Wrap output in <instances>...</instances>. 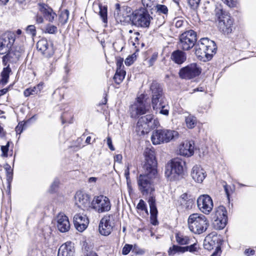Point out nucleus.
<instances>
[{
    "instance_id": "nucleus-1",
    "label": "nucleus",
    "mask_w": 256,
    "mask_h": 256,
    "mask_svg": "<svg viewBox=\"0 0 256 256\" xmlns=\"http://www.w3.org/2000/svg\"><path fill=\"white\" fill-rule=\"evenodd\" d=\"M144 170V173L140 174L138 178V190L144 196L150 195L148 202L150 208V220L153 225L158 223L156 216L158 210L156 205V199L152 193L154 191L152 180L156 174H151L150 170Z\"/></svg>"
},
{
    "instance_id": "nucleus-2",
    "label": "nucleus",
    "mask_w": 256,
    "mask_h": 256,
    "mask_svg": "<svg viewBox=\"0 0 256 256\" xmlns=\"http://www.w3.org/2000/svg\"><path fill=\"white\" fill-rule=\"evenodd\" d=\"M216 49L214 42L206 38H201L195 44L196 55L204 61L210 60L216 53Z\"/></svg>"
},
{
    "instance_id": "nucleus-3",
    "label": "nucleus",
    "mask_w": 256,
    "mask_h": 256,
    "mask_svg": "<svg viewBox=\"0 0 256 256\" xmlns=\"http://www.w3.org/2000/svg\"><path fill=\"white\" fill-rule=\"evenodd\" d=\"M215 14L218 20L220 30L224 34L231 33L234 28V20L230 14L224 11L221 6H218L215 9Z\"/></svg>"
},
{
    "instance_id": "nucleus-4",
    "label": "nucleus",
    "mask_w": 256,
    "mask_h": 256,
    "mask_svg": "<svg viewBox=\"0 0 256 256\" xmlns=\"http://www.w3.org/2000/svg\"><path fill=\"white\" fill-rule=\"evenodd\" d=\"M188 222L190 230L196 234L204 232L209 226L208 220L206 216L197 213L190 214Z\"/></svg>"
},
{
    "instance_id": "nucleus-5",
    "label": "nucleus",
    "mask_w": 256,
    "mask_h": 256,
    "mask_svg": "<svg viewBox=\"0 0 256 256\" xmlns=\"http://www.w3.org/2000/svg\"><path fill=\"white\" fill-rule=\"evenodd\" d=\"M158 124V121L154 118L152 114H147L139 118L136 126V132L138 136L144 135Z\"/></svg>"
},
{
    "instance_id": "nucleus-6",
    "label": "nucleus",
    "mask_w": 256,
    "mask_h": 256,
    "mask_svg": "<svg viewBox=\"0 0 256 256\" xmlns=\"http://www.w3.org/2000/svg\"><path fill=\"white\" fill-rule=\"evenodd\" d=\"M178 137V133L176 131L167 129L156 130L153 132L151 140L154 144H159L168 143Z\"/></svg>"
},
{
    "instance_id": "nucleus-7",
    "label": "nucleus",
    "mask_w": 256,
    "mask_h": 256,
    "mask_svg": "<svg viewBox=\"0 0 256 256\" xmlns=\"http://www.w3.org/2000/svg\"><path fill=\"white\" fill-rule=\"evenodd\" d=\"M152 19L148 10L145 8L136 10L132 14V24L137 27L148 28Z\"/></svg>"
},
{
    "instance_id": "nucleus-8",
    "label": "nucleus",
    "mask_w": 256,
    "mask_h": 256,
    "mask_svg": "<svg viewBox=\"0 0 256 256\" xmlns=\"http://www.w3.org/2000/svg\"><path fill=\"white\" fill-rule=\"evenodd\" d=\"M150 90L154 109L157 110L158 108L162 106L165 97L163 89L160 84L156 81L152 82L150 86Z\"/></svg>"
},
{
    "instance_id": "nucleus-9",
    "label": "nucleus",
    "mask_w": 256,
    "mask_h": 256,
    "mask_svg": "<svg viewBox=\"0 0 256 256\" xmlns=\"http://www.w3.org/2000/svg\"><path fill=\"white\" fill-rule=\"evenodd\" d=\"M185 162L179 158H174L170 165L166 166L165 174L170 180H176L184 172L183 166Z\"/></svg>"
},
{
    "instance_id": "nucleus-10",
    "label": "nucleus",
    "mask_w": 256,
    "mask_h": 256,
    "mask_svg": "<svg viewBox=\"0 0 256 256\" xmlns=\"http://www.w3.org/2000/svg\"><path fill=\"white\" fill-rule=\"evenodd\" d=\"M196 40V33L194 30L186 31L180 36L179 47L183 50H188L195 46Z\"/></svg>"
},
{
    "instance_id": "nucleus-11",
    "label": "nucleus",
    "mask_w": 256,
    "mask_h": 256,
    "mask_svg": "<svg viewBox=\"0 0 256 256\" xmlns=\"http://www.w3.org/2000/svg\"><path fill=\"white\" fill-rule=\"evenodd\" d=\"M91 206L94 210L99 213L108 212L111 208L109 198L103 195L95 196L91 202Z\"/></svg>"
},
{
    "instance_id": "nucleus-12",
    "label": "nucleus",
    "mask_w": 256,
    "mask_h": 256,
    "mask_svg": "<svg viewBox=\"0 0 256 256\" xmlns=\"http://www.w3.org/2000/svg\"><path fill=\"white\" fill-rule=\"evenodd\" d=\"M200 73V68L196 63H192L181 68L178 74L182 79L190 80L198 76Z\"/></svg>"
},
{
    "instance_id": "nucleus-13",
    "label": "nucleus",
    "mask_w": 256,
    "mask_h": 256,
    "mask_svg": "<svg viewBox=\"0 0 256 256\" xmlns=\"http://www.w3.org/2000/svg\"><path fill=\"white\" fill-rule=\"evenodd\" d=\"M212 224L216 230H222L226 226L228 221L227 211L224 206H220L215 212Z\"/></svg>"
},
{
    "instance_id": "nucleus-14",
    "label": "nucleus",
    "mask_w": 256,
    "mask_h": 256,
    "mask_svg": "<svg viewBox=\"0 0 256 256\" xmlns=\"http://www.w3.org/2000/svg\"><path fill=\"white\" fill-rule=\"evenodd\" d=\"M16 40L15 34L12 32H6L0 37V54L8 52L13 46Z\"/></svg>"
},
{
    "instance_id": "nucleus-15",
    "label": "nucleus",
    "mask_w": 256,
    "mask_h": 256,
    "mask_svg": "<svg viewBox=\"0 0 256 256\" xmlns=\"http://www.w3.org/2000/svg\"><path fill=\"white\" fill-rule=\"evenodd\" d=\"M144 154L146 162L144 166V169L146 170H150L151 174H156L157 173L156 168L157 162L156 160L154 150L150 148H146L144 150Z\"/></svg>"
},
{
    "instance_id": "nucleus-16",
    "label": "nucleus",
    "mask_w": 256,
    "mask_h": 256,
    "mask_svg": "<svg viewBox=\"0 0 256 256\" xmlns=\"http://www.w3.org/2000/svg\"><path fill=\"white\" fill-rule=\"evenodd\" d=\"M150 108V104H146L140 98H138L136 102L130 108L131 117L136 118L138 116L146 114L149 112Z\"/></svg>"
},
{
    "instance_id": "nucleus-17",
    "label": "nucleus",
    "mask_w": 256,
    "mask_h": 256,
    "mask_svg": "<svg viewBox=\"0 0 256 256\" xmlns=\"http://www.w3.org/2000/svg\"><path fill=\"white\" fill-rule=\"evenodd\" d=\"M114 226V216L112 215L105 216L101 220L99 224L100 232L104 236L109 235Z\"/></svg>"
},
{
    "instance_id": "nucleus-18",
    "label": "nucleus",
    "mask_w": 256,
    "mask_h": 256,
    "mask_svg": "<svg viewBox=\"0 0 256 256\" xmlns=\"http://www.w3.org/2000/svg\"><path fill=\"white\" fill-rule=\"evenodd\" d=\"M24 52V45L15 46L11 48L6 54L3 56L4 62H16Z\"/></svg>"
},
{
    "instance_id": "nucleus-19",
    "label": "nucleus",
    "mask_w": 256,
    "mask_h": 256,
    "mask_svg": "<svg viewBox=\"0 0 256 256\" xmlns=\"http://www.w3.org/2000/svg\"><path fill=\"white\" fill-rule=\"evenodd\" d=\"M197 204L200 210L204 214H209L213 208L212 198L208 194L200 196L197 200Z\"/></svg>"
},
{
    "instance_id": "nucleus-20",
    "label": "nucleus",
    "mask_w": 256,
    "mask_h": 256,
    "mask_svg": "<svg viewBox=\"0 0 256 256\" xmlns=\"http://www.w3.org/2000/svg\"><path fill=\"white\" fill-rule=\"evenodd\" d=\"M36 48L42 54L48 58L51 57L54 54L52 44L46 38L40 39L38 42Z\"/></svg>"
},
{
    "instance_id": "nucleus-21",
    "label": "nucleus",
    "mask_w": 256,
    "mask_h": 256,
    "mask_svg": "<svg viewBox=\"0 0 256 256\" xmlns=\"http://www.w3.org/2000/svg\"><path fill=\"white\" fill-rule=\"evenodd\" d=\"M75 200L76 204L82 210L88 209L91 205L90 195L81 191L76 192Z\"/></svg>"
},
{
    "instance_id": "nucleus-22",
    "label": "nucleus",
    "mask_w": 256,
    "mask_h": 256,
    "mask_svg": "<svg viewBox=\"0 0 256 256\" xmlns=\"http://www.w3.org/2000/svg\"><path fill=\"white\" fill-rule=\"evenodd\" d=\"M73 222L76 228L80 232L84 231L89 223V220L86 215L77 214L74 215Z\"/></svg>"
},
{
    "instance_id": "nucleus-23",
    "label": "nucleus",
    "mask_w": 256,
    "mask_h": 256,
    "mask_svg": "<svg viewBox=\"0 0 256 256\" xmlns=\"http://www.w3.org/2000/svg\"><path fill=\"white\" fill-rule=\"evenodd\" d=\"M57 228L62 232H68L70 228V223L67 216L60 213L56 217Z\"/></svg>"
},
{
    "instance_id": "nucleus-24",
    "label": "nucleus",
    "mask_w": 256,
    "mask_h": 256,
    "mask_svg": "<svg viewBox=\"0 0 256 256\" xmlns=\"http://www.w3.org/2000/svg\"><path fill=\"white\" fill-rule=\"evenodd\" d=\"M179 154L184 156H191L194 153V142L193 141H185L178 148Z\"/></svg>"
},
{
    "instance_id": "nucleus-25",
    "label": "nucleus",
    "mask_w": 256,
    "mask_h": 256,
    "mask_svg": "<svg viewBox=\"0 0 256 256\" xmlns=\"http://www.w3.org/2000/svg\"><path fill=\"white\" fill-rule=\"evenodd\" d=\"M196 244H191L190 246H180L174 245L169 248L168 251L169 255H174L176 253H184L186 252H194L196 250Z\"/></svg>"
},
{
    "instance_id": "nucleus-26",
    "label": "nucleus",
    "mask_w": 256,
    "mask_h": 256,
    "mask_svg": "<svg viewBox=\"0 0 256 256\" xmlns=\"http://www.w3.org/2000/svg\"><path fill=\"white\" fill-rule=\"evenodd\" d=\"M38 9L43 14L45 18L50 22H53L56 14L52 8L44 4H39Z\"/></svg>"
},
{
    "instance_id": "nucleus-27",
    "label": "nucleus",
    "mask_w": 256,
    "mask_h": 256,
    "mask_svg": "<svg viewBox=\"0 0 256 256\" xmlns=\"http://www.w3.org/2000/svg\"><path fill=\"white\" fill-rule=\"evenodd\" d=\"M204 170L200 165H195L192 170L191 176L192 178L198 182H202L206 178Z\"/></svg>"
},
{
    "instance_id": "nucleus-28",
    "label": "nucleus",
    "mask_w": 256,
    "mask_h": 256,
    "mask_svg": "<svg viewBox=\"0 0 256 256\" xmlns=\"http://www.w3.org/2000/svg\"><path fill=\"white\" fill-rule=\"evenodd\" d=\"M218 238L217 236V234L216 232H212L208 235L204 240V246L206 249L210 250L213 249L214 247H218L216 246V243L218 242Z\"/></svg>"
},
{
    "instance_id": "nucleus-29",
    "label": "nucleus",
    "mask_w": 256,
    "mask_h": 256,
    "mask_svg": "<svg viewBox=\"0 0 256 256\" xmlns=\"http://www.w3.org/2000/svg\"><path fill=\"white\" fill-rule=\"evenodd\" d=\"M74 247L71 242L62 244L58 249V256H74Z\"/></svg>"
},
{
    "instance_id": "nucleus-30",
    "label": "nucleus",
    "mask_w": 256,
    "mask_h": 256,
    "mask_svg": "<svg viewBox=\"0 0 256 256\" xmlns=\"http://www.w3.org/2000/svg\"><path fill=\"white\" fill-rule=\"evenodd\" d=\"M170 58L175 64L180 65L186 61V54L182 50H176L172 53Z\"/></svg>"
},
{
    "instance_id": "nucleus-31",
    "label": "nucleus",
    "mask_w": 256,
    "mask_h": 256,
    "mask_svg": "<svg viewBox=\"0 0 256 256\" xmlns=\"http://www.w3.org/2000/svg\"><path fill=\"white\" fill-rule=\"evenodd\" d=\"M180 202L182 206L186 210L191 209L194 204V200L192 198H188V194L186 193L181 196Z\"/></svg>"
},
{
    "instance_id": "nucleus-32",
    "label": "nucleus",
    "mask_w": 256,
    "mask_h": 256,
    "mask_svg": "<svg viewBox=\"0 0 256 256\" xmlns=\"http://www.w3.org/2000/svg\"><path fill=\"white\" fill-rule=\"evenodd\" d=\"M44 83L40 82L36 86L33 88H30L24 90V96L26 97L30 96V95H34L40 92L41 90L43 88Z\"/></svg>"
},
{
    "instance_id": "nucleus-33",
    "label": "nucleus",
    "mask_w": 256,
    "mask_h": 256,
    "mask_svg": "<svg viewBox=\"0 0 256 256\" xmlns=\"http://www.w3.org/2000/svg\"><path fill=\"white\" fill-rule=\"evenodd\" d=\"M11 72V68H10L9 66L4 68L1 73L2 78L0 80V83L2 84H6L8 82L10 74Z\"/></svg>"
},
{
    "instance_id": "nucleus-34",
    "label": "nucleus",
    "mask_w": 256,
    "mask_h": 256,
    "mask_svg": "<svg viewBox=\"0 0 256 256\" xmlns=\"http://www.w3.org/2000/svg\"><path fill=\"white\" fill-rule=\"evenodd\" d=\"M126 74L125 71L116 70L113 78L115 83L117 84H120L124 78Z\"/></svg>"
},
{
    "instance_id": "nucleus-35",
    "label": "nucleus",
    "mask_w": 256,
    "mask_h": 256,
    "mask_svg": "<svg viewBox=\"0 0 256 256\" xmlns=\"http://www.w3.org/2000/svg\"><path fill=\"white\" fill-rule=\"evenodd\" d=\"M185 122L188 128H192L196 124V118L194 116L189 114L188 116L186 117Z\"/></svg>"
},
{
    "instance_id": "nucleus-36",
    "label": "nucleus",
    "mask_w": 256,
    "mask_h": 256,
    "mask_svg": "<svg viewBox=\"0 0 256 256\" xmlns=\"http://www.w3.org/2000/svg\"><path fill=\"white\" fill-rule=\"evenodd\" d=\"M68 16L69 12L68 10H65L64 11H62L59 16V22L62 25H64L67 22Z\"/></svg>"
},
{
    "instance_id": "nucleus-37",
    "label": "nucleus",
    "mask_w": 256,
    "mask_h": 256,
    "mask_svg": "<svg viewBox=\"0 0 256 256\" xmlns=\"http://www.w3.org/2000/svg\"><path fill=\"white\" fill-rule=\"evenodd\" d=\"M176 241L181 245H184L189 244L190 240L186 236H184L180 234H177L176 236Z\"/></svg>"
},
{
    "instance_id": "nucleus-38",
    "label": "nucleus",
    "mask_w": 256,
    "mask_h": 256,
    "mask_svg": "<svg viewBox=\"0 0 256 256\" xmlns=\"http://www.w3.org/2000/svg\"><path fill=\"white\" fill-rule=\"evenodd\" d=\"M142 2L144 6L150 10L155 8L158 4L156 0H142Z\"/></svg>"
},
{
    "instance_id": "nucleus-39",
    "label": "nucleus",
    "mask_w": 256,
    "mask_h": 256,
    "mask_svg": "<svg viewBox=\"0 0 256 256\" xmlns=\"http://www.w3.org/2000/svg\"><path fill=\"white\" fill-rule=\"evenodd\" d=\"M100 12L99 14L104 22L106 23L108 22L107 19V7L106 6H99Z\"/></svg>"
},
{
    "instance_id": "nucleus-40",
    "label": "nucleus",
    "mask_w": 256,
    "mask_h": 256,
    "mask_svg": "<svg viewBox=\"0 0 256 256\" xmlns=\"http://www.w3.org/2000/svg\"><path fill=\"white\" fill-rule=\"evenodd\" d=\"M136 208L138 210H141L142 212H144L146 216L148 215V210L146 208V205L144 200H140L139 202L136 206Z\"/></svg>"
},
{
    "instance_id": "nucleus-41",
    "label": "nucleus",
    "mask_w": 256,
    "mask_h": 256,
    "mask_svg": "<svg viewBox=\"0 0 256 256\" xmlns=\"http://www.w3.org/2000/svg\"><path fill=\"white\" fill-rule=\"evenodd\" d=\"M154 8L156 10V12L160 14H166L168 12V8L164 5L159 4H158Z\"/></svg>"
},
{
    "instance_id": "nucleus-42",
    "label": "nucleus",
    "mask_w": 256,
    "mask_h": 256,
    "mask_svg": "<svg viewBox=\"0 0 256 256\" xmlns=\"http://www.w3.org/2000/svg\"><path fill=\"white\" fill-rule=\"evenodd\" d=\"M58 32V28L56 26L52 25L50 24H48L46 26L45 32L50 34H55Z\"/></svg>"
},
{
    "instance_id": "nucleus-43",
    "label": "nucleus",
    "mask_w": 256,
    "mask_h": 256,
    "mask_svg": "<svg viewBox=\"0 0 256 256\" xmlns=\"http://www.w3.org/2000/svg\"><path fill=\"white\" fill-rule=\"evenodd\" d=\"M124 13L125 14H123L122 16H120V21L127 23H128L130 22H132V16L128 14L127 12H124Z\"/></svg>"
},
{
    "instance_id": "nucleus-44",
    "label": "nucleus",
    "mask_w": 256,
    "mask_h": 256,
    "mask_svg": "<svg viewBox=\"0 0 256 256\" xmlns=\"http://www.w3.org/2000/svg\"><path fill=\"white\" fill-rule=\"evenodd\" d=\"M126 169L124 170V176L126 178V182L128 184L129 182H130V170L132 167V165L128 163L126 164Z\"/></svg>"
},
{
    "instance_id": "nucleus-45",
    "label": "nucleus",
    "mask_w": 256,
    "mask_h": 256,
    "mask_svg": "<svg viewBox=\"0 0 256 256\" xmlns=\"http://www.w3.org/2000/svg\"><path fill=\"white\" fill-rule=\"evenodd\" d=\"M26 32L28 34L35 36L36 34V28L34 25H30L26 28Z\"/></svg>"
},
{
    "instance_id": "nucleus-46",
    "label": "nucleus",
    "mask_w": 256,
    "mask_h": 256,
    "mask_svg": "<svg viewBox=\"0 0 256 256\" xmlns=\"http://www.w3.org/2000/svg\"><path fill=\"white\" fill-rule=\"evenodd\" d=\"M133 246L132 244H126L124 246L122 250V254L124 255L128 254L131 250H132Z\"/></svg>"
},
{
    "instance_id": "nucleus-47",
    "label": "nucleus",
    "mask_w": 256,
    "mask_h": 256,
    "mask_svg": "<svg viewBox=\"0 0 256 256\" xmlns=\"http://www.w3.org/2000/svg\"><path fill=\"white\" fill-rule=\"evenodd\" d=\"M132 252L136 254L142 255L144 254L145 251L144 250L140 248L137 245L134 244L133 246Z\"/></svg>"
},
{
    "instance_id": "nucleus-48",
    "label": "nucleus",
    "mask_w": 256,
    "mask_h": 256,
    "mask_svg": "<svg viewBox=\"0 0 256 256\" xmlns=\"http://www.w3.org/2000/svg\"><path fill=\"white\" fill-rule=\"evenodd\" d=\"M47 64L49 66V69L45 72L44 75L46 78H48L50 76L54 70V66L52 63L48 62Z\"/></svg>"
},
{
    "instance_id": "nucleus-49",
    "label": "nucleus",
    "mask_w": 256,
    "mask_h": 256,
    "mask_svg": "<svg viewBox=\"0 0 256 256\" xmlns=\"http://www.w3.org/2000/svg\"><path fill=\"white\" fill-rule=\"evenodd\" d=\"M188 0L189 5L193 9L196 8L198 7L200 2V0Z\"/></svg>"
},
{
    "instance_id": "nucleus-50",
    "label": "nucleus",
    "mask_w": 256,
    "mask_h": 256,
    "mask_svg": "<svg viewBox=\"0 0 256 256\" xmlns=\"http://www.w3.org/2000/svg\"><path fill=\"white\" fill-rule=\"evenodd\" d=\"M9 142H8L6 146H1V150L2 152V156L6 157L8 156V150Z\"/></svg>"
},
{
    "instance_id": "nucleus-51",
    "label": "nucleus",
    "mask_w": 256,
    "mask_h": 256,
    "mask_svg": "<svg viewBox=\"0 0 256 256\" xmlns=\"http://www.w3.org/2000/svg\"><path fill=\"white\" fill-rule=\"evenodd\" d=\"M13 174L12 171L7 170L6 174V180L8 183V188H10V183L12 180Z\"/></svg>"
},
{
    "instance_id": "nucleus-52",
    "label": "nucleus",
    "mask_w": 256,
    "mask_h": 256,
    "mask_svg": "<svg viewBox=\"0 0 256 256\" xmlns=\"http://www.w3.org/2000/svg\"><path fill=\"white\" fill-rule=\"evenodd\" d=\"M174 25L176 28H180L183 26L184 21L178 18H176L174 20Z\"/></svg>"
},
{
    "instance_id": "nucleus-53",
    "label": "nucleus",
    "mask_w": 256,
    "mask_h": 256,
    "mask_svg": "<svg viewBox=\"0 0 256 256\" xmlns=\"http://www.w3.org/2000/svg\"><path fill=\"white\" fill-rule=\"evenodd\" d=\"M224 4L230 8L235 7L236 5V2L234 0H222Z\"/></svg>"
},
{
    "instance_id": "nucleus-54",
    "label": "nucleus",
    "mask_w": 256,
    "mask_h": 256,
    "mask_svg": "<svg viewBox=\"0 0 256 256\" xmlns=\"http://www.w3.org/2000/svg\"><path fill=\"white\" fill-rule=\"evenodd\" d=\"M59 184L60 182L58 179L54 180L50 186V191L52 192H55L56 189L58 188Z\"/></svg>"
},
{
    "instance_id": "nucleus-55",
    "label": "nucleus",
    "mask_w": 256,
    "mask_h": 256,
    "mask_svg": "<svg viewBox=\"0 0 256 256\" xmlns=\"http://www.w3.org/2000/svg\"><path fill=\"white\" fill-rule=\"evenodd\" d=\"M123 66V60L121 58L117 60L116 61V70L124 71L122 69Z\"/></svg>"
},
{
    "instance_id": "nucleus-56",
    "label": "nucleus",
    "mask_w": 256,
    "mask_h": 256,
    "mask_svg": "<svg viewBox=\"0 0 256 256\" xmlns=\"http://www.w3.org/2000/svg\"><path fill=\"white\" fill-rule=\"evenodd\" d=\"M158 58V54H154L148 60L150 66H152L156 62Z\"/></svg>"
},
{
    "instance_id": "nucleus-57",
    "label": "nucleus",
    "mask_w": 256,
    "mask_h": 256,
    "mask_svg": "<svg viewBox=\"0 0 256 256\" xmlns=\"http://www.w3.org/2000/svg\"><path fill=\"white\" fill-rule=\"evenodd\" d=\"M24 124L22 122L18 123L17 126L16 128V134H20L23 130Z\"/></svg>"
},
{
    "instance_id": "nucleus-58",
    "label": "nucleus",
    "mask_w": 256,
    "mask_h": 256,
    "mask_svg": "<svg viewBox=\"0 0 256 256\" xmlns=\"http://www.w3.org/2000/svg\"><path fill=\"white\" fill-rule=\"evenodd\" d=\"M224 190L226 192V196L228 197V198L229 199V196L230 195V191L232 190L230 186H228L226 184H225L224 185Z\"/></svg>"
},
{
    "instance_id": "nucleus-59",
    "label": "nucleus",
    "mask_w": 256,
    "mask_h": 256,
    "mask_svg": "<svg viewBox=\"0 0 256 256\" xmlns=\"http://www.w3.org/2000/svg\"><path fill=\"white\" fill-rule=\"evenodd\" d=\"M164 103L162 104V106L158 108V109H161L160 110V113L163 114L166 116H168V110L167 109H164Z\"/></svg>"
},
{
    "instance_id": "nucleus-60",
    "label": "nucleus",
    "mask_w": 256,
    "mask_h": 256,
    "mask_svg": "<svg viewBox=\"0 0 256 256\" xmlns=\"http://www.w3.org/2000/svg\"><path fill=\"white\" fill-rule=\"evenodd\" d=\"M106 140H107V144H108V146L110 148V149L111 150H114V148L112 144V140L111 138L108 136L106 138Z\"/></svg>"
},
{
    "instance_id": "nucleus-61",
    "label": "nucleus",
    "mask_w": 256,
    "mask_h": 256,
    "mask_svg": "<svg viewBox=\"0 0 256 256\" xmlns=\"http://www.w3.org/2000/svg\"><path fill=\"white\" fill-rule=\"evenodd\" d=\"M255 251L254 250L250 248L246 249L244 251V254L248 256H252L254 254Z\"/></svg>"
},
{
    "instance_id": "nucleus-62",
    "label": "nucleus",
    "mask_w": 256,
    "mask_h": 256,
    "mask_svg": "<svg viewBox=\"0 0 256 256\" xmlns=\"http://www.w3.org/2000/svg\"><path fill=\"white\" fill-rule=\"evenodd\" d=\"M122 154H116L114 157V160L115 162L120 163L122 162Z\"/></svg>"
},
{
    "instance_id": "nucleus-63",
    "label": "nucleus",
    "mask_w": 256,
    "mask_h": 256,
    "mask_svg": "<svg viewBox=\"0 0 256 256\" xmlns=\"http://www.w3.org/2000/svg\"><path fill=\"white\" fill-rule=\"evenodd\" d=\"M132 63L133 60L132 58V57H128L125 60V64L128 66H130Z\"/></svg>"
},
{
    "instance_id": "nucleus-64",
    "label": "nucleus",
    "mask_w": 256,
    "mask_h": 256,
    "mask_svg": "<svg viewBox=\"0 0 256 256\" xmlns=\"http://www.w3.org/2000/svg\"><path fill=\"white\" fill-rule=\"evenodd\" d=\"M36 21L38 24H41L43 22L44 19L41 16H36Z\"/></svg>"
}]
</instances>
